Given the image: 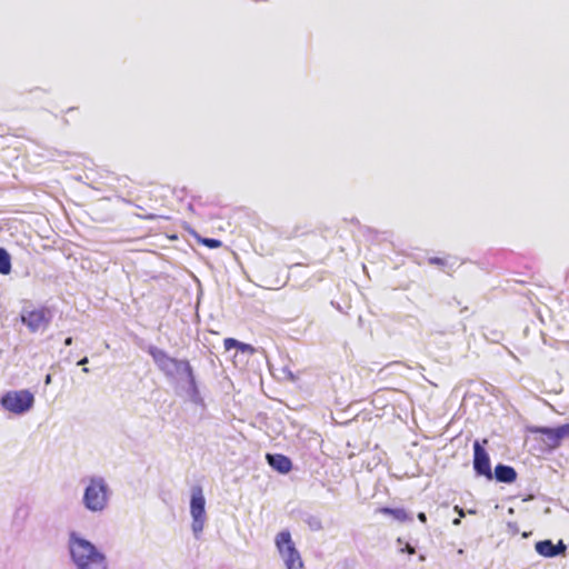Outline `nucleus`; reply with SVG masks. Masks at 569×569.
<instances>
[{"instance_id":"nucleus-1","label":"nucleus","mask_w":569,"mask_h":569,"mask_svg":"<svg viewBox=\"0 0 569 569\" xmlns=\"http://www.w3.org/2000/svg\"><path fill=\"white\" fill-rule=\"evenodd\" d=\"M69 547L79 569H107L106 557L88 540L72 535Z\"/></svg>"},{"instance_id":"nucleus-2","label":"nucleus","mask_w":569,"mask_h":569,"mask_svg":"<svg viewBox=\"0 0 569 569\" xmlns=\"http://www.w3.org/2000/svg\"><path fill=\"white\" fill-rule=\"evenodd\" d=\"M149 355L152 357L156 365L167 376H173L176 372L182 370L190 381L193 382V370L188 360H178L168 356V353L157 347L149 348Z\"/></svg>"},{"instance_id":"nucleus-3","label":"nucleus","mask_w":569,"mask_h":569,"mask_svg":"<svg viewBox=\"0 0 569 569\" xmlns=\"http://www.w3.org/2000/svg\"><path fill=\"white\" fill-rule=\"evenodd\" d=\"M0 403L7 411L22 415L33 407L34 396L26 389L8 391L1 397Z\"/></svg>"},{"instance_id":"nucleus-4","label":"nucleus","mask_w":569,"mask_h":569,"mask_svg":"<svg viewBox=\"0 0 569 569\" xmlns=\"http://www.w3.org/2000/svg\"><path fill=\"white\" fill-rule=\"evenodd\" d=\"M83 502L91 511H101L108 502V488L102 479H91L84 490Z\"/></svg>"},{"instance_id":"nucleus-5","label":"nucleus","mask_w":569,"mask_h":569,"mask_svg":"<svg viewBox=\"0 0 569 569\" xmlns=\"http://www.w3.org/2000/svg\"><path fill=\"white\" fill-rule=\"evenodd\" d=\"M206 500L200 486L192 488L191 501H190V513L192 517V530L196 535H199L204 527L206 521Z\"/></svg>"},{"instance_id":"nucleus-6","label":"nucleus","mask_w":569,"mask_h":569,"mask_svg":"<svg viewBox=\"0 0 569 569\" xmlns=\"http://www.w3.org/2000/svg\"><path fill=\"white\" fill-rule=\"evenodd\" d=\"M51 320V312L47 307L24 311L21 316V321L29 328L31 332H37L40 329L48 327Z\"/></svg>"},{"instance_id":"nucleus-7","label":"nucleus","mask_w":569,"mask_h":569,"mask_svg":"<svg viewBox=\"0 0 569 569\" xmlns=\"http://www.w3.org/2000/svg\"><path fill=\"white\" fill-rule=\"evenodd\" d=\"M473 469L478 476L493 478L489 455L478 440L473 442Z\"/></svg>"},{"instance_id":"nucleus-8","label":"nucleus","mask_w":569,"mask_h":569,"mask_svg":"<svg viewBox=\"0 0 569 569\" xmlns=\"http://www.w3.org/2000/svg\"><path fill=\"white\" fill-rule=\"evenodd\" d=\"M530 431L535 435H540V440L549 450H555L561 446L562 440L560 438L558 427H532Z\"/></svg>"},{"instance_id":"nucleus-9","label":"nucleus","mask_w":569,"mask_h":569,"mask_svg":"<svg viewBox=\"0 0 569 569\" xmlns=\"http://www.w3.org/2000/svg\"><path fill=\"white\" fill-rule=\"evenodd\" d=\"M276 547L282 558L298 552L291 535L288 530L280 531L274 539Z\"/></svg>"},{"instance_id":"nucleus-10","label":"nucleus","mask_w":569,"mask_h":569,"mask_svg":"<svg viewBox=\"0 0 569 569\" xmlns=\"http://www.w3.org/2000/svg\"><path fill=\"white\" fill-rule=\"evenodd\" d=\"M567 547L559 540L557 545H555L551 540H542L536 543V551L543 557L551 558L556 557L566 551Z\"/></svg>"},{"instance_id":"nucleus-11","label":"nucleus","mask_w":569,"mask_h":569,"mask_svg":"<svg viewBox=\"0 0 569 569\" xmlns=\"http://www.w3.org/2000/svg\"><path fill=\"white\" fill-rule=\"evenodd\" d=\"M266 459L270 467L280 473H288L292 469L290 458L281 453H267Z\"/></svg>"},{"instance_id":"nucleus-12","label":"nucleus","mask_w":569,"mask_h":569,"mask_svg":"<svg viewBox=\"0 0 569 569\" xmlns=\"http://www.w3.org/2000/svg\"><path fill=\"white\" fill-rule=\"evenodd\" d=\"M497 481L512 483L517 480V471L513 467L499 463L492 473Z\"/></svg>"},{"instance_id":"nucleus-13","label":"nucleus","mask_w":569,"mask_h":569,"mask_svg":"<svg viewBox=\"0 0 569 569\" xmlns=\"http://www.w3.org/2000/svg\"><path fill=\"white\" fill-rule=\"evenodd\" d=\"M378 512L391 516L399 522H406L411 520V517L408 515V512L403 508H389V507H381L378 509Z\"/></svg>"},{"instance_id":"nucleus-14","label":"nucleus","mask_w":569,"mask_h":569,"mask_svg":"<svg viewBox=\"0 0 569 569\" xmlns=\"http://www.w3.org/2000/svg\"><path fill=\"white\" fill-rule=\"evenodd\" d=\"M283 560L286 562L287 569H305L303 561L299 551L284 557Z\"/></svg>"},{"instance_id":"nucleus-15","label":"nucleus","mask_w":569,"mask_h":569,"mask_svg":"<svg viewBox=\"0 0 569 569\" xmlns=\"http://www.w3.org/2000/svg\"><path fill=\"white\" fill-rule=\"evenodd\" d=\"M11 272V259L6 249L0 248V273L9 274Z\"/></svg>"},{"instance_id":"nucleus-16","label":"nucleus","mask_w":569,"mask_h":569,"mask_svg":"<svg viewBox=\"0 0 569 569\" xmlns=\"http://www.w3.org/2000/svg\"><path fill=\"white\" fill-rule=\"evenodd\" d=\"M201 242L210 248V249H216V248H219L221 246V241L218 240V239H212V238H204L201 240Z\"/></svg>"},{"instance_id":"nucleus-17","label":"nucleus","mask_w":569,"mask_h":569,"mask_svg":"<svg viewBox=\"0 0 569 569\" xmlns=\"http://www.w3.org/2000/svg\"><path fill=\"white\" fill-rule=\"evenodd\" d=\"M238 350L241 351L242 353H249V355H253L254 353V348L249 345V343H244V342H240L239 341V345H238Z\"/></svg>"},{"instance_id":"nucleus-18","label":"nucleus","mask_w":569,"mask_h":569,"mask_svg":"<svg viewBox=\"0 0 569 569\" xmlns=\"http://www.w3.org/2000/svg\"><path fill=\"white\" fill-rule=\"evenodd\" d=\"M238 345H239V341L233 339V338H226L223 340V346H224V349L227 351H229L232 348H237L238 349Z\"/></svg>"},{"instance_id":"nucleus-19","label":"nucleus","mask_w":569,"mask_h":569,"mask_svg":"<svg viewBox=\"0 0 569 569\" xmlns=\"http://www.w3.org/2000/svg\"><path fill=\"white\" fill-rule=\"evenodd\" d=\"M561 440L569 438V423H565L558 427Z\"/></svg>"},{"instance_id":"nucleus-20","label":"nucleus","mask_w":569,"mask_h":569,"mask_svg":"<svg viewBox=\"0 0 569 569\" xmlns=\"http://www.w3.org/2000/svg\"><path fill=\"white\" fill-rule=\"evenodd\" d=\"M430 264L446 266V260L439 257H432L429 259Z\"/></svg>"},{"instance_id":"nucleus-21","label":"nucleus","mask_w":569,"mask_h":569,"mask_svg":"<svg viewBox=\"0 0 569 569\" xmlns=\"http://www.w3.org/2000/svg\"><path fill=\"white\" fill-rule=\"evenodd\" d=\"M400 552H407L408 555H415L416 549L410 543H405V547L400 549Z\"/></svg>"},{"instance_id":"nucleus-22","label":"nucleus","mask_w":569,"mask_h":569,"mask_svg":"<svg viewBox=\"0 0 569 569\" xmlns=\"http://www.w3.org/2000/svg\"><path fill=\"white\" fill-rule=\"evenodd\" d=\"M417 517H418L419 521H421L422 523L427 522V516L425 512H419Z\"/></svg>"},{"instance_id":"nucleus-23","label":"nucleus","mask_w":569,"mask_h":569,"mask_svg":"<svg viewBox=\"0 0 569 569\" xmlns=\"http://www.w3.org/2000/svg\"><path fill=\"white\" fill-rule=\"evenodd\" d=\"M72 343V338L71 337H68L66 340H64V345L66 346H71Z\"/></svg>"},{"instance_id":"nucleus-24","label":"nucleus","mask_w":569,"mask_h":569,"mask_svg":"<svg viewBox=\"0 0 569 569\" xmlns=\"http://www.w3.org/2000/svg\"><path fill=\"white\" fill-rule=\"evenodd\" d=\"M44 382H46V385H50L51 383V375H47L46 376Z\"/></svg>"},{"instance_id":"nucleus-25","label":"nucleus","mask_w":569,"mask_h":569,"mask_svg":"<svg viewBox=\"0 0 569 569\" xmlns=\"http://www.w3.org/2000/svg\"><path fill=\"white\" fill-rule=\"evenodd\" d=\"M87 362H88V359H87V358H83V359H81V360L78 362V365H84V363H87Z\"/></svg>"},{"instance_id":"nucleus-26","label":"nucleus","mask_w":569,"mask_h":569,"mask_svg":"<svg viewBox=\"0 0 569 569\" xmlns=\"http://www.w3.org/2000/svg\"><path fill=\"white\" fill-rule=\"evenodd\" d=\"M154 218H156V216H154V214H148V216H146V219H154Z\"/></svg>"},{"instance_id":"nucleus-27","label":"nucleus","mask_w":569,"mask_h":569,"mask_svg":"<svg viewBox=\"0 0 569 569\" xmlns=\"http://www.w3.org/2000/svg\"><path fill=\"white\" fill-rule=\"evenodd\" d=\"M460 523V519H455L453 520V525H459Z\"/></svg>"},{"instance_id":"nucleus-28","label":"nucleus","mask_w":569,"mask_h":569,"mask_svg":"<svg viewBox=\"0 0 569 569\" xmlns=\"http://www.w3.org/2000/svg\"><path fill=\"white\" fill-rule=\"evenodd\" d=\"M397 542H398V543H402V539H401V538H398V539H397Z\"/></svg>"}]
</instances>
